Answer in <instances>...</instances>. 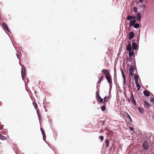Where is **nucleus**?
Listing matches in <instances>:
<instances>
[{"label":"nucleus","instance_id":"6","mask_svg":"<svg viewBox=\"0 0 154 154\" xmlns=\"http://www.w3.org/2000/svg\"><path fill=\"white\" fill-rule=\"evenodd\" d=\"M21 73L22 79L23 80H24L26 72L25 70L22 67L21 69Z\"/></svg>","mask_w":154,"mask_h":154},{"label":"nucleus","instance_id":"15","mask_svg":"<svg viewBox=\"0 0 154 154\" xmlns=\"http://www.w3.org/2000/svg\"><path fill=\"white\" fill-rule=\"evenodd\" d=\"M134 79L135 81V83L137 82L138 80V76L136 74H135L134 75Z\"/></svg>","mask_w":154,"mask_h":154},{"label":"nucleus","instance_id":"1","mask_svg":"<svg viewBox=\"0 0 154 154\" xmlns=\"http://www.w3.org/2000/svg\"><path fill=\"white\" fill-rule=\"evenodd\" d=\"M109 71L106 70V80L109 84L110 88H111L112 87V79L111 75L109 73Z\"/></svg>","mask_w":154,"mask_h":154},{"label":"nucleus","instance_id":"2","mask_svg":"<svg viewBox=\"0 0 154 154\" xmlns=\"http://www.w3.org/2000/svg\"><path fill=\"white\" fill-rule=\"evenodd\" d=\"M96 98L97 101L99 102L102 103L103 102V100L100 97L98 91L96 92Z\"/></svg>","mask_w":154,"mask_h":154},{"label":"nucleus","instance_id":"10","mask_svg":"<svg viewBox=\"0 0 154 154\" xmlns=\"http://www.w3.org/2000/svg\"><path fill=\"white\" fill-rule=\"evenodd\" d=\"M105 144H104L103 145L102 147V149L101 150V153L102 154H105V152H106V149L105 148H106V146H105L104 145Z\"/></svg>","mask_w":154,"mask_h":154},{"label":"nucleus","instance_id":"25","mask_svg":"<svg viewBox=\"0 0 154 154\" xmlns=\"http://www.w3.org/2000/svg\"><path fill=\"white\" fill-rule=\"evenodd\" d=\"M101 109L103 111H104L106 109L105 106H101Z\"/></svg>","mask_w":154,"mask_h":154},{"label":"nucleus","instance_id":"29","mask_svg":"<svg viewBox=\"0 0 154 154\" xmlns=\"http://www.w3.org/2000/svg\"><path fill=\"white\" fill-rule=\"evenodd\" d=\"M41 131L42 133V135L44 134H45V131L44 130L42 129V128H40Z\"/></svg>","mask_w":154,"mask_h":154},{"label":"nucleus","instance_id":"23","mask_svg":"<svg viewBox=\"0 0 154 154\" xmlns=\"http://www.w3.org/2000/svg\"><path fill=\"white\" fill-rule=\"evenodd\" d=\"M33 104L34 105L35 109H36L38 107L37 104L35 102H33Z\"/></svg>","mask_w":154,"mask_h":154},{"label":"nucleus","instance_id":"48","mask_svg":"<svg viewBox=\"0 0 154 154\" xmlns=\"http://www.w3.org/2000/svg\"><path fill=\"white\" fill-rule=\"evenodd\" d=\"M105 146H106V140H105Z\"/></svg>","mask_w":154,"mask_h":154},{"label":"nucleus","instance_id":"40","mask_svg":"<svg viewBox=\"0 0 154 154\" xmlns=\"http://www.w3.org/2000/svg\"><path fill=\"white\" fill-rule=\"evenodd\" d=\"M104 102L105 103L106 102V97H105L103 98Z\"/></svg>","mask_w":154,"mask_h":154},{"label":"nucleus","instance_id":"50","mask_svg":"<svg viewBox=\"0 0 154 154\" xmlns=\"http://www.w3.org/2000/svg\"><path fill=\"white\" fill-rule=\"evenodd\" d=\"M7 34L8 35V36H10L9 35V34Z\"/></svg>","mask_w":154,"mask_h":154},{"label":"nucleus","instance_id":"51","mask_svg":"<svg viewBox=\"0 0 154 154\" xmlns=\"http://www.w3.org/2000/svg\"><path fill=\"white\" fill-rule=\"evenodd\" d=\"M108 103H109V101H108Z\"/></svg>","mask_w":154,"mask_h":154},{"label":"nucleus","instance_id":"43","mask_svg":"<svg viewBox=\"0 0 154 154\" xmlns=\"http://www.w3.org/2000/svg\"><path fill=\"white\" fill-rule=\"evenodd\" d=\"M105 121H103L102 122V124H104L105 123Z\"/></svg>","mask_w":154,"mask_h":154},{"label":"nucleus","instance_id":"26","mask_svg":"<svg viewBox=\"0 0 154 154\" xmlns=\"http://www.w3.org/2000/svg\"><path fill=\"white\" fill-rule=\"evenodd\" d=\"M38 116V118L39 119V120H40V114L39 113V110L38 109H37L36 110Z\"/></svg>","mask_w":154,"mask_h":154},{"label":"nucleus","instance_id":"22","mask_svg":"<svg viewBox=\"0 0 154 154\" xmlns=\"http://www.w3.org/2000/svg\"><path fill=\"white\" fill-rule=\"evenodd\" d=\"M138 109L139 110V111L141 113H143L144 112V110L143 108H141V107H139L138 108Z\"/></svg>","mask_w":154,"mask_h":154},{"label":"nucleus","instance_id":"45","mask_svg":"<svg viewBox=\"0 0 154 154\" xmlns=\"http://www.w3.org/2000/svg\"><path fill=\"white\" fill-rule=\"evenodd\" d=\"M52 129V131H53L54 134V129Z\"/></svg>","mask_w":154,"mask_h":154},{"label":"nucleus","instance_id":"20","mask_svg":"<svg viewBox=\"0 0 154 154\" xmlns=\"http://www.w3.org/2000/svg\"><path fill=\"white\" fill-rule=\"evenodd\" d=\"M132 18V16L129 15L127 17V20H131Z\"/></svg>","mask_w":154,"mask_h":154},{"label":"nucleus","instance_id":"33","mask_svg":"<svg viewBox=\"0 0 154 154\" xmlns=\"http://www.w3.org/2000/svg\"><path fill=\"white\" fill-rule=\"evenodd\" d=\"M43 138L44 140L45 141L46 139V135L45 134H43Z\"/></svg>","mask_w":154,"mask_h":154},{"label":"nucleus","instance_id":"47","mask_svg":"<svg viewBox=\"0 0 154 154\" xmlns=\"http://www.w3.org/2000/svg\"><path fill=\"white\" fill-rule=\"evenodd\" d=\"M47 111H48V110H47V109H45V112H47Z\"/></svg>","mask_w":154,"mask_h":154},{"label":"nucleus","instance_id":"8","mask_svg":"<svg viewBox=\"0 0 154 154\" xmlns=\"http://www.w3.org/2000/svg\"><path fill=\"white\" fill-rule=\"evenodd\" d=\"M133 43L132 44V48L134 50H136L137 49V44L134 42V40H133Z\"/></svg>","mask_w":154,"mask_h":154},{"label":"nucleus","instance_id":"37","mask_svg":"<svg viewBox=\"0 0 154 154\" xmlns=\"http://www.w3.org/2000/svg\"><path fill=\"white\" fill-rule=\"evenodd\" d=\"M132 20H136V17L135 16H132Z\"/></svg>","mask_w":154,"mask_h":154},{"label":"nucleus","instance_id":"42","mask_svg":"<svg viewBox=\"0 0 154 154\" xmlns=\"http://www.w3.org/2000/svg\"><path fill=\"white\" fill-rule=\"evenodd\" d=\"M130 130H132V131H133V130H134V129H133V128L132 127H131L130 128Z\"/></svg>","mask_w":154,"mask_h":154},{"label":"nucleus","instance_id":"46","mask_svg":"<svg viewBox=\"0 0 154 154\" xmlns=\"http://www.w3.org/2000/svg\"><path fill=\"white\" fill-rule=\"evenodd\" d=\"M43 107H44V108H45V107H46V106H43Z\"/></svg>","mask_w":154,"mask_h":154},{"label":"nucleus","instance_id":"38","mask_svg":"<svg viewBox=\"0 0 154 154\" xmlns=\"http://www.w3.org/2000/svg\"><path fill=\"white\" fill-rule=\"evenodd\" d=\"M18 54V52H17V53L16 54V55H17V58L18 59H19V54Z\"/></svg>","mask_w":154,"mask_h":154},{"label":"nucleus","instance_id":"9","mask_svg":"<svg viewBox=\"0 0 154 154\" xmlns=\"http://www.w3.org/2000/svg\"><path fill=\"white\" fill-rule=\"evenodd\" d=\"M126 50L128 51H131L132 49L131 47V43H128V45L126 46Z\"/></svg>","mask_w":154,"mask_h":154},{"label":"nucleus","instance_id":"17","mask_svg":"<svg viewBox=\"0 0 154 154\" xmlns=\"http://www.w3.org/2000/svg\"><path fill=\"white\" fill-rule=\"evenodd\" d=\"M144 106L145 107L149 108V106H150L149 104V103L146 101H144Z\"/></svg>","mask_w":154,"mask_h":154},{"label":"nucleus","instance_id":"19","mask_svg":"<svg viewBox=\"0 0 154 154\" xmlns=\"http://www.w3.org/2000/svg\"><path fill=\"white\" fill-rule=\"evenodd\" d=\"M0 139L1 140H3L6 139L5 137L2 135V134H0Z\"/></svg>","mask_w":154,"mask_h":154},{"label":"nucleus","instance_id":"11","mask_svg":"<svg viewBox=\"0 0 154 154\" xmlns=\"http://www.w3.org/2000/svg\"><path fill=\"white\" fill-rule=\"evenodd\" d=\"M98 77L99 78V81H98V82H97V83L100 84V83L103 78V76L102 74H99V75Z\"/></svg>","mask_w":154,"mask_h":154},{"label":"nucleus","instance_id":"49","mask_svg":"<svg viewBox=\"0 0 154 154\" xmlns=\"http://www.w3.org/2000/svg\"><path fill=\"white\" fill-rule=\"evenodd\" d=\"M134 11H137V10L136 11V10H135V9H134Z\"/></svg>","mask_w":154,"mask_h":154},{"label":"nucleus","instance_id":"16","mask_svg":"<svg viewBox=\"0 0 154 154\" xmlns=\"http://www.w3.org/2000/svg\"><path fill=\"white\" fill-rule=\"evenodd\" d=\"M136 17H137V19L138 20H140L141 17V15L140 14V13H138L137 14V15H136Z\"/></svg>","mask_w":154,"mask_h":154},{"label":"nucleus","instance_id":"36","mask_svg":"<svg viewBox=\"0 0 154 154\" xmlns=\"http://www.w3.org/2000/svg\"><path fill=\"white\" fill-rule=\"evenodd\" d=\"M150 101L154 104V98H151L150 100Z\"/></svg>","mask_w":154,"mask_h":154},{"label":"nucleus","instance_id":"31","mask_svg":"<svg viewBox=\"0 0 154 154\" xmlns=\"http://www.w3.org/2000/svg\"><path fill=\"white\" fill-rule=\"evenodd\" d=\"M99 138L101 141H102L103 140L104 137L103 136H101L99 137Z\"/></svg>","mask_w":154,"mask_h":154},{"label":"nucleus","instance_id":"41","mask_svg":"<svg viewBox=\"0 0 154 154\" xmlns=\"http://www.w3.org/2000/svg\"><path fill=\"white\" fill-rule=\"evenodd\" d=\"M45 103L46 105H48L49 104L48 102H45Z\"/></svg>","mask_w":154,"mask_h":154},{"label":"nucleus","instance_id":"18","mask_svg":"<svg viewBox=\"0 0 154 154\" xmlns=\"http://www.w3.org/2000/svg\"><path fill=\"white\" fill-rule=\"evenodd\" d=\"M136 85V86L137 88V90L139 91L140 89V88L141 86L140 85L138 84V82L135 83Z\"/></svg>","mask_w":154,"mask_h":154},{"label":"nucleus","instance_id":"24","mask_svg":"<svg viewBox=\"0 0 154 154\" xmlns=\"http://www.w3.org/2000/svg\"><path fill=\"white\" fill-rule=\"evenodd\" d=\"M129 56L130 57H132L133 54V51H129Z\"/></svg>","mask_w":154,"mask_h":154},{"label":"nucleus","instance_id":"34","mask_svg":"<svg viewBox=\"0 0 154 154\" xmlns=\"http://www.w3.org/2000/svg\"><path fill=\"white\" fill-rule=\"evenodd\" d=\"M109 142L106 139V147L109 146Z\"/></svg>","mask_w":154,"mask_h":154},{"label":"nucleus","instance_id":"27","mask_svg":"<svg viewBox=\"0 0 154 154\" xmlns=\"http://www.w3.org/2000/svg\"><path fill=\"white\" fill-rule=\"evenodd\" d=\"M121 69V71L122 72V77H123V78H125V74L124 73V72H123V70L122 69Z\"/></svg>","mask_w":154,"mask_h":154},{"label":"nucleus","instance_id":"32","mask_svg":"<svg viewBox=\"0 0 154 154\" xmlns=\"http://www.w3.org/2000/svg\"><path fill=\"white\" fill-rule=\"evenodd\" d=\"M102 72L104 73L106 76V69H104L102 71Z\"/></svg>","mask_w":154,"mask_h":154},{"label":"nucleus","instance_id":"3","mask_svg":"<svg viewBox=\"0 0 154 154\" xmlns=\"http://www.w3.org/2000/svg\"><path fill=\"white\" fill-rule=\"evenodd\" d=\"M143 147L145 150H148L149 148V145L146 141H145L143 143Z\"/></svg>","mask_w":154,"mask_h":154},{"label":"nucleus","instance_id":"21","mask_svg":"<svg viewBox=\"0 0 154 154\" xmlns=\"http://www.w3.org/2000/svg\"><path fill=\"white\" fill-rule=\"evenodd\" d=\"M134 27L135 28H137L139 27V24L138 23H135L134 25Z\"/></svg>","mask_w":154,"mask_h":154},{"label":"nucleus","instance_id":"28","mask_svg":"<svg viewBox=\"0 0 154 154\" xmlns=\"http://www.w3.org/2000/svg\"><path fill=\"white\" fill-rule=\"evenodd\" d=\"M127 115L128 118L130 119V121L131 122H132V120L131 119L130 116H129V115L128 113H127Z\"/></svg>","mask_w":154,"mask_h":154},{"label":"nucleus","instance_id":"30","mask_svg":"<svg viewBox=\"0 0 154 154\" xmlns=\"http://www.w3.org/2000/svg\"><path fill=\"white\" fill-rule=\"evenodd\" d=\"M111 96L110 95H109L107 97H106V102H107L108 100H109V99L111 98Z\"/></svg>","mask_w":154,"mask_h":154},{"label":"nucleus","instance_id":"14","mask_svg":"<svg viewBox=\"0 0 154 154\" xmlns=\"http://www.w3.org/2000/svg\"><path fill=\"white\" fill-rule=\"evenodd\" d=\"M136 22V20H131L130 21L129 23V25L130 26H132L133 25H134V24Z\"/></svg>","mask_w":154,"mask_h":154},{"label":"nucleus","instance_id":"4","mask_svg":"<svg viewBox=\"0 0 154 154\" xmlns=\"http://www.w3.org/2000/svg\"><path fill=\"white\" fill-rule=\"evenodd\" d=\"M135 70V68L133 66H131L129 69V72L130 76L133 77L134 74V71Z\"/></svg>","mask_w":154,"mask_h":154},{"label":"nucleus","instance_id":"7","mask_svg":"<svg viewBox=\"0 0 154 154\" xmlns=\"http://www.w3.org/2000/svg\"><path fill=\"white\" fill-rule=\"evenodd\" d=\"M134 34L133 32H130L129 34L128 39L129 40H131L134 37Z\"/></svg>","mask_w":154,"mask_h":154},{"label":"nucleus","instance_id":"44","mask_svg":"<svg viewBox=\"0 0 154 154\" xmlns=\"http://www.w3.org/2000/svg\"><path fill=\"white\" fill-rule=\"evenodd\" d=\"M139 1L141 3H142L143 2V0H139Z\"/></svg>","mask_w":154,"mask_h":154},{"label":"nucleus","instance_id":"13","mask_svg":"<svg viewBox=\"0 0 154 154\" xmlns=\"http://www.w3.org/2000/svg\"><path fill=\"white\" fill-rule=\"evenodd\" d=\"M143 94L146 97H149L150 96V94L148 91L144 90L143 91Z\"/></svg>","mask_w":154,"mask_h":154},{"label":"nucleus","instance_id":"39","mask_svg":"<svg viewBox=\"0 0 154 154\" xmlns=\"http://www.w3.org/2000/svg\"><path fill=\"white\" fill-rule=\"evenodd\" d=\"M46 98H45L44 100H43V105H44V103H45L46 102Z\"/></svg>","mask_w":154,"mask_h":154},{"label":"nucleus","instance_id":"12","mask_svg":"<svg viewBox=\"0 0 154 154\" xmlns=\"http://www.w3.org/2000/svg\"><path fill=\"white\" fill-rule=\"evenodd\" d=\"M132 96L131 97L130 99L131 100V101H132L134 105H135L136 104V102L134 98L133 94L132 93H131Z\"/></svg>","mask_w":154,"mask_h":154},{"label":"nucleus","instance_id":"5","mask_svg":"<svg viewBox=\"0 0 154 154\" xmlns=\"http://www.w3.org/2000/svg\"><path fill=\"white\" fill-rule=\"evenodd\" d=\"M2 27L3 29H5L8 32H10V29L8 28V25L5 23H2Z\"/></svg>","mask_w":154,"mask_h":154},{"label":"nucleus","instance_id":"35","mask_svg":"<svg viewBox=\"0 0 154 154\" xmlns=\"http://www.w3.org/2000/svg\"><path fill=\"white\" fill-rule=\"evenodd\" d=\"M123 79H124L123 85H126V82L125 78H123Z\"/></svg>","mask_w":154,"mask_h":154}]
</instances>
